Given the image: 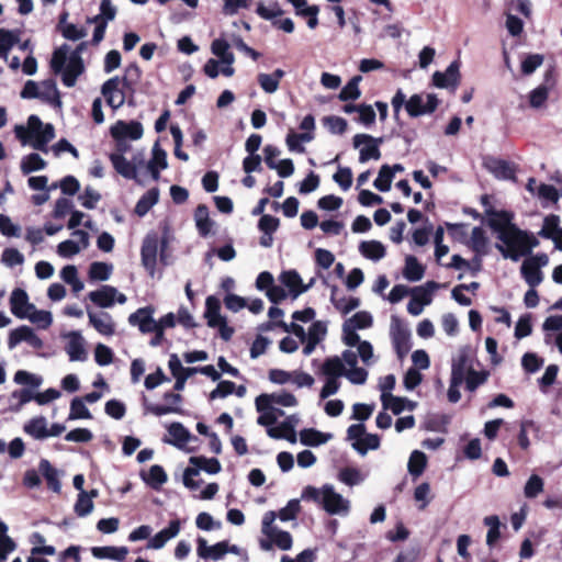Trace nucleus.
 Here are the masks:
<instances>
[{
    "instance_id": "nucleus-1",
    "label": "nucleus",
    "mask_w": 562,
    "mask_h": 562,
    "mask_svg": "<svg viewBox=\"0 0 562 562\" xmlns=\"http://www.w3.org/2000/svg\"><path fill=\"white\" fill-rule=\"evenodd\" d=\"M321 372L325 375L326 381L321 390L319 396L325 400L336 394L340 389L339 378L345 376L352 384L362 385L368 379L367 370H352L346 371L344 363L339 356L328 357L322 368Z\"/></svg>"
},
{
    "instance_id": "nucleus-2",
    "label": "nucleus",
    "mask_w": 562,
    "mask_h": 562,
    "mask_svg": "<svg viewBox=\"0 0 562 562\" xmlns=\"http://www.w3.org/2000/svg\"><path fill=\"white\" fill-rule=\"evenodd\" d=\"M301 497L303 501L321 505L330 515L346 516L350 509V502L329 484H325L321 488L308 485L302 491Z\"/></svg>"
},
{
    "instance_id": "nucleus-3",
    "label": "nucleus",
    "mask_w": 562,
    "mask_h": 562,
    "mask_svg": "<svg viewBox=\"0 0 562 562\" xmlns=\"http://www.w3.org/2000/svg\"><path fill=\"white\" fill-rule=\"evenodd\" d=\"M502 244H497L496 248L505 259L518 261L521 257L527 256L539 245L533 234L520 228L512 227V231L498 238Z\"/></svg>"
},
{
    "instance_id": "nucleus-4",
    "label": "nucleus",
    "mask_w": 562,
    "mask_h": 562,
    "mask_svg": "<svg viewBox=\"0 0 562 562\" xmlns=\"http://www.w3.org/2000/svg\"><path fill=\"white\" fill-rule=\"evenodd\" d=\"M277 514L272 510L267 512L262 517L261 533L259 547L262 551H271L273 547L288 551L292 548L293 539L290 532L279 529L274 526Z\"/></svg>"
},
{
    "instance_id": "nucleus-5",
    "label": "nucleus",
    "mask_w": 562,
    "mask_h": 562,
    "mask_svg": "<svg viewBox=\"0 0 562 562\" xmlns=\"http://www.w3.org/2000/svg\"><path fill=\"white\" fill-rule=\"evenodd\" d=\"M168 238L166 235L160 239L155 232L148 233L142 244L140 257L142 265L147 272L154 277L157 265L158 247L160 245V260L166 263L165 248L167 247Z\"/></svg>"
},
{
    "instance_id": "nucleus-6",
    "label": "nucleus",
    "mask_w": 562,
    "mask_h": 562,
    "mask_svg": "<svg viewBox=\"0 0 562 562\" xmlns=\"http://www.w3.org/2000/svg\"><path fill=\"white\" fill-rule=\"evenodd\" d=\"M390 336L398 359H404L411 350V331L397 316L391 317Z\"/></svg>"
},
{
    "instance_id": "nucleus-7",
    "label": "nucleus",
    "mask_w": 562,
    "mask_h": 562,
    "mask_svg": "<svg viewBox=\"0 0 562 562\" xmlns=\"http://www.w3.org/2000/svg\"><path fill=\"white\" fill-rule=\"evenodd\" d=\"M21 342H26L34 350L44 348L43 339L27 325H21L9 331L8 348L10 350L15 349Z\"/></svg>"
},
{
    "instance_id": "nucleus-8",
    "label": "nucleus",
    "mask_w": 562,
    "mask_h": 562,
    "mask_svg": "<svg viewBox=\"0 0 562 562\" xmlns=\"http://www.w3.org/2000/svg\"><path fill=\"white\" fill-rule=\"evenodd\" d=\"M130 87L126 77H113L106 80L101 88L106 103L114 110L121 108L125 102V93L123 88Z\"/></svg>"
},
{
    "instance_id": "nucleus-9",
    "label": "nucleus",
    "mask_w": 562,
    "mask_h": 562,
    "mask_svg": "<svg viewBox=\"0 0 562 562\" xmlns=\"http://www.w3.org/2000/svg\"><path fill=\"white\" fill-rule=\"evenodd\" d=\"M439 100L431 93L413 94L406 102V111L409 116L417 117L435 112Z\"/></svg>"
},
{
    "instance_id": "nucleus-10",
    "label": "nucleus",
    "mask_w": 562,
    "mask_h": 562,
    "mask_svg": "<svg viewBox=\"0 0 562 562\" xmlns=\"http://www.w3.org/2000/svg\"><path fill=\"white\" fill-rule=\"evenodd\" d=\"M382 138H374L369 134H357L353 136V147L359 148V161L367 162L370 159L378 160L381 157L379 145Z\"/></svg>"
},
{
    "instance_id": "nucleus-11",
    "label": "nucleus",
    "mask_w": 562,
    "mask_h": 562,
    "mask_svg": "<svg viewBox=\"0 0 562 562\" xmlns=\"http://www.w3.org/2000/svg\"><path fill=\"white\" fill-rule=\"evenodd\" d=\"M89 300L101 308H109L114 305L115 302L124 304L127 300L126 295L120 293L114 286L102 285L95 291H91L88 294Z\"/></svg>"
},
{
    "instance_id": "nucleus-12",
    "label": "nucleus",
    "mask_w": 562,
    "mask_h": 562,
    "mask_svg": "<svg viewBox=\"0 0 562 562\" xmlns=\"http://www.w3.org/2000/svg\"><path fill=\"white\" fill-rule=\"evenodd\" d=\"M113 139L137 140L144 134L143 125L137 121L119 120L110 128Z\"/></svg>"
},
{
    "instance_id": "nucleus-13",
    "label": "nucleus",
    "mask_w": 562,
    "mask_h": 562,
    "mask_svg": "<svg viewBox=\"0 0 562 562\" xmlns=\"http://www.w3.org/2000/svg\"><path fill=\"white\" fill-rule=\"evenodd\" d=\"M89 324L102 336H112L115 333V323L108 312L87 310Z\"/></svg>"
},
{
    "instance_id": "nucleus-14",
    "label": "nucleus",
    "mask_w": 562,
    "mask_h": 562,
    "mask_svg": "<svg viewBox=\"0 0 562 562\" xmlns=\"http://www.w3.org/2000/svg\"><path fill=\"white\" fill-rule=\"evenodd\" d=\"M34 308L35 305L30 303L29 295L23 289H14L12 291L10 296V310L15 317L25 319Z\"/></svg>"
},
{
    "instance_id": "nucleus-15",
    "label": "nucleus",
    "mask_w": 562,
    "mask_h": 562,
    "mask_svg": "<svg viewBox=\"0 0 562 562\" xmlns=\"http://www.w3.org/2000/svg\"><path fill=\"white\" fill-rule=\"evenodd\" d=\"M153 314V307H140L128 316V323L132 326H137L144 334L151 333L157 328Z\"/></svg>"
},
{
    "instance_id": "nucleus-16",
    "label": "nucleus",
    "mask_w": 562,
    "mask_h": 562,
    "mask_svg": "<svg viewBox=\"0 0 562 562\" xmlns=\"http://www.w3.org/2000/svg\"><path fill=\"white\" fill-rule=\"evenodd\" d=\"M181 530V521L179 519H173L169 522V525L157 532L154 537L149 538L147 548L159 550L165 547V544L176 538Z\"/></svg>"
},
{
    "instance_id": "nucleus-17",
    "label": "nucleus",
    "mask_w": 562,
    "mask_h": 562,
    "mask_svg": "<svg viewBox=\"0 0 562 562\" xmlns=\"http://www.w3.org/2000/svg\"><path fill=\"white\" fill-rule=\"evenodd\" d=\"M281 283L289 289L295 300L300 294L313 286L315 279L312 278L307 284H303L300 274L295 270L284 271L280 274Z\"/></svg>"
},
{
    "instance_id": "nucleus-18",
    "label": "nucleus",
    "mask_w": 562,
    "mask_h": 562,
    "mask_svg": "<svg viewBox=\"0 0 562 562\" xmlns=\"http://www.w3.org/2000/svg\"><path fill=\"white\" fill-rule=\"evenodd\" d=\"M488 215V225L496 233L497 239L512 231V227H516L513 223L514 215L510 212L491 211Z\"/></svg>"
},
{
    "instance_id": "nucleus-19",
    "label": "nucleus",
    "mask_w": 562,
    "mask_h": 562,
    "mask_svg": "<svg viewBox=\"0 0 562 562\" xmlns=\"http://www.w3.org/2000/svg\"><path fill=\"white\" fill-rule=\"evenodd\" d=\"M459 68V61L454 60L447 67V69L443 72L436 71L432 75L434 85L438 88L452 87L453 89H456L460 79Z\"/></svg>"
},
{
    "instance_id": "nucleus-20",
    "label": "nucleus",
    "mask_w": 562,
    "mask_h": 562,
    "mask_svg": "<svg viewBox=\"0 0 562 562\" xmlns=\"http://www.w3.org/2000/svg\"><path fill=\"white\" fill-rule=\"evenodd\" d=\"M167 166V153L156 143L151 150V159L146 164V173H148L154 181H157L159 180L160 171L166 169Z\"/></svg>"
},
{
    "instance_id": "nucleus-21",
    "label": "nucleus",
    "mask_w": 562,
    "mask_h": 562,
    "mask_svg": "<svg viewBox=\"0 0 562 562\" xmlns=\"http://www.w3.org/2000/svg\"><path fill=\"white\" fill-rule=\"evenodd\" d=\"M83 69L85 67L81 57L77 54H72L68 58L66 66L59 72L61 74L63 83L66 87H74L78 77L83 72Z\"/></svg>"
},
{
    "instance_id": "nucleus-22",
    "label": "nucleus",
    "mask_w": 562,
    "mask_h": 562,
    "mask_svg": "<svg viewBox=\"0 0 562 562\" xmlns=\"http://www.w3.org/2000/svg\"><path fill=\"white\" fill-rule=\"evenodd\" d=\"M196 554L203 560H221L226 554V541L217 542L213 546H209L207 541L199 537L196 539Z\"/></svg>"
},
{
    "instance_id": "nucleus-23",
    "label": "nucleus",
    "mask_w": 562,
    "mask_h": 562,
    "mask_svg": "<svg viewBox=\"0 0 562 562\" xmlns=\"http://www.w3.org/2000/svg\"><path fill=\"white\" fill-rule=\"evenodd\" d=\"M472 370L468 349H460L452 360L451 379L456 380L457 383H463L465 375Z\"/></svg>"
},
{
    "instance_id": "nucleus-24",
    "label": "nucleus",
    "mask_w": 562,
    "mask_h": 562,
    "mask_svg": "<svg viewBox=\"0 0 562 562\" xmlns=\"http://www.w3.org/2000/svg\"><path fill=\"white\" fill-rule=\"evenodd\" d=\"M68 342L66 352L70 361H85L87 359V350L85 348V339L79 331H71L67 335Z\"/></svg>"
},
{
    "instance_id": "nucleus-25",
    "label": "nucleus",
    "mask_w": 562,
    "mask_h": 562,
    "mask_svg": "<svg viewBox=\"0 0 562 562\" xmlns=\"http://www.w3.org/2000/svg\"><path fill=\"white\" fill-rule=\"evenodd\" d=\"M520 272L525 281L531 288L539 285L542 281L540 263L536 257L526 259L520 267Z\"/></svg>"
},
{
    "instance_id": "nucleus-26",
    "label": "nucleus",
    "mask_w": 562,
    "mask_h": 562,
    "mask_svg": "<svg viewBox=\"0 0 562 562\" xmlns=\"http://www.w3.org/2000/svg\"><path fill=\"white\" fill-rule=\"evenodd\" d=\"M115 171L125 179L135 180L137 183H142V179L135 173V166L132 160H127L120 154H110L109 156Z\"/></svg>"
},
{
    "instance_id": "nucleus-27",
    "label": "nucleus",
    "mask_w": 562,
    "mask_h": 562,
    "mask_svg": "<svg viewBox=\"0 0 562 562\" xmlns=\"http://www.w3.org/2000/svg\"><path fill=\"white\" fill-rule=\"evenodd\" d=\"M267 434L273 439H285L291 443L296 442V431L293 417L288 418L276 427L267 429Z\"/></svg>"
},
{
    "instance_id": "nucleus-28",
    "label": "nucleus",
    "mask_w": 562,
    "mask_h": 562,
    "mask_svg": "<svg viewBox=\"0 0 562 562\" xmlns=\"http://www.w3.org/2000/svg\"><path fill=\"white\" fill-rule=\"evenodd\" d=\"M142 480L153 490H160V487L167 482L168 476L161 465L154 464L148 471L140 472Z\"/></svg>"
},
{
    "instance_id": "nucleus-29",
    "label": "nucleus",
    "mask_w": 562,
    "mask_h": 562,
    "mask_svg": "<svg viewBox=\"0 0 562 562\" xmlns=\"http://www.w3.org/2000/svg\"><path fill=\"white\" fill-rule=\"evenodd\" d=\"M168 432L171 439H166L165 442L180 449L184 448L193 439L190 431L180 423H172L168 427Z\"/></svg>"
},
{
    "instance_id": "nucleus-30",
    "label": "nucleus",
    "mask_w": 562,
    "mask_h": 562,
    "mask_svg": "<svg viewBox=\"0 0 562 562\" xmlns=\"http://www.w3.org/2000/svg\"><path fill=\"white\" fill-rule=\"evenodd\" d=\"M285 72L278 68L271 74L260 72L257 76V81L260 88L268 94H272L278 91L280 81L284 77Z\"/></svg>"
},
{
    "instance_id": "nucleus-31",
    "label": "nucleus",
    "mask_w": 562,
    "mask_h": 562,
    "mask_svg": "<svg viewBox=\"0 0 562 562\" xmlns=\"http://www.w3.org/2000/svg\"><path fill=\"white\" fill-rule=\"evenodd\" d=\"M91 553L97 559H109L117 562H123L126 559L128 549L126 547H93Z\"/></svg>"
},
{
    "instance_id": "nucleus-32",
    "label": "nucleus",
    "mask_w": 562,
    "mask_h": 562,
    "mask_svg": "<svg viewBox=\"0 0 562 562\" xmlns=\"http://www.w3.org/2000/svg\"><path fill=\"white\" fill-rule=\"evenodd\" d=\"M40 100L49 103L54 106H60L59 92L56 82L53 79H47L38 83V98Z\"/></svg>"
},
{
    "instance_id": "nucleus-33",
    "label": "nucleus",
    "mask_w": 562,
    "mask_h": 562,
    "mask_svg": "<svg viewBox=\"0 0 562 562\" xmlns=\"http://www.w3.org/2000/svg\"><path fill=\"white\" fill-rule=\"evenodd\" d=\"M194 221L199 234L203 237L207 236L214 225L209 215V207L205 204H200L194 212Z\"/></svg>"
},
{
    "instance_id": "nucleus-34",
    "label": "nucleus",
    "mask_w": 562,
    "mask_h": 562,
    "mask_svg": "<svg viewBox=\"0 0 562 562\" xmlns=\"http://www.w3.org/2000/svg\"><path fill=\"white\" fill-rule=\"evenodd\" d=\"M24 431L37 440L48 438V428H47L46 418L43 416L32 418L24 425Z\"/></svg>"
},
{
    "instance_id": "nucleus-35",
    "label": "nucleus",
    "mask_w": 562,
    "mask_h": 562,
    "mask_svg": "<svg viewBox=\"0 0 562 562\" xmlns=\"http://www.w3.org/2000/svg\"><path fill=\"white\" fill-rule=\"evenodd\" d=\"M221 302L215 296H209L205 301V313L204 316L210 327H216L225 319L221 313Z\"/></svg>"
},
{
    "instance_id": "nucleus-36",
    "label": "nucleus",
    "mask_w": 562,
    "mask_h": 562,
    "mask_svg": "<svg viewBox=\"0 0 562 562\" xmlns=\"http://www.w3.org/2000/svg\"><path fill=\"white\" fill-rule=\"evenodd\" d=\"M40 472L45 477L48 487L55 493H59L61 488V484L59 481L58 471L50 464L48 460H41L40 462Z\"/></svg>"
},
{
    "instance_id": "nucleus-37",
    "label": "nucleus",
    "mask_w": 562,
    "mask_h": 562,
    "mask_svg": "<svg viewBox=\"0 0 562 562\" xmlns=\"http://www.w3.org/2000/svg\"><path fill=\"white\" fill-rule=\"evenodd\" d=\"M360 254L372 261H379L385 256V247L381 241L368 240L359 245Z\"/></svg>"
},
{
    "instance_id": "nucleus-38",
    "label": "nucleus",
    "mask_w": 562,
    "mask_h": 562,
    "mask_svg": "<svg viewBox=\"0 0 562 562\" xmlns=\"http://www.w3.org/2000/svg\"><path fill=\"white\" fill-rule=\"evenodd\" d=\"M189 462L192 465L189 468L198 469L199 473L205 471L209 474H216L222 469L220 461L215 458L191 457Z\"/></svg>"
},
{
    "instance_id": "nucleus-39",
    "label": "nucleus",
    "mask_w": 562,
    "mask_h": 562,
    "mask_svg": "<svg viewBox=\"0 0 562 562\" xmlns=\"http://www.w3.org/2000/svg\"><path fill=\"white\" fill-rule=\"evenodd\" d=\"M331 434H325L319 430L310 428L303 429L300 434V440L305 446H321L331 439Z\"/></svg>"
},
{
    "instance_id": "nucleus-40",
    "label": "nucleus",
    "mask_w": 562,
    "mask_h": 562,
    "mask_svg": "<svg viewBox=\"0 0 562 562\" xmlns=\"http://www.w3.org/2000/svg\"><path fill=\"white\" fill-rule=\"evenodd\" d=\"M488 170L499 179H513L514 178V169L512 166L502 159H491L486 162Z\"/></svg>"
},
{
    "instance_id": "nucleus-41",
    "label": "nucleus",
    "mask_w": 562,
    "mask_h": 562,
    "mask_svg": "<svg viewBox=\"0 0 562 562\" xmlns=\"http://www.w3.org/2000/svg\"><path fill=\"white\" fill-rule=\"evenodd\" d=\"M211 50L225 65H232L235 60L234 54L229 50V44L224 38L214 40Z\"/></svg>"
},
{
    "instance_id": "nucleus-42",
    "label": "nucleus",
    "mask_w": 562,
    "mask_h": 562,
    "mask_svg": "<svg viewBox=\"0 0 562 562\" xmlns=\"http://www.w3.org/2000/svg\"><path fill=\"white\" fill-rule=\"evenodd\" d=\"M424 267L418 262V260L413 257L408 256L405 260V268L403 271V276L406 280L416 282L423 279L424 277Z\"/></svg>"
},
{
    "instance_id": "nucleus-43",
    "label": "nucleus",
    "mask_w": 562,
    "mask_h": 562,
    "mask_svg": "<svg viewBox=\"0 0 562 562\" xmlns=\"http://www.w3.org/2000/svg\"><path fill=\"white\" fill-rule=\"evenodd\" d=\"M159 192L157 189L148 190L136 203L135 213L144 216L158 202Z\"/></svg>"
},
{
    "instance_id": "nucleus-44",
    "label": "nucleus",
    "mask_w": 562,
    "mask_h": 562,
    "mask_svg": "<svg viewBox=\"0 0 562 562\" xmlns=\"http://www.w3.org/2000/svg\"><path fill=\"white\" fill-rule=\"evenodd\" d=\"M46 168V161L38 154H30L21 160V171L23 175H30L31 172L43 170Z\"/></svg>"
},
{
    "instance_id": "nucleus-45",
    "label": "nucleus",
    "mask_w": 562,
    "mask_h": 562,
    "mask_svg": "<svg viewBox=\"0 0 562 562\" xmlns=\"http://www.w3.org/2000/svg\"><path fill=\"white\" fill-rule=\"evenodd\" d=\"M427 464L426 454L419 450H414L411 453L407 469L411 475L418 477L423 474Z\"/></svg>"
},
{
    "instance_id": "nucleus-46",
    "label": "nucleus",
    "mask_w": 562,
    "mask_h": 562,
    "mask_svg": "<svg viewBox=\"0 0 562 562\" xmlns=\"http://www.w3.org/2000/svg\"><path fill=\"white\" fill-rule=\"evenodd\" d=\"M380 447V437L374 434H364L361 440L352 442V448L361 456L367 454L368 450H376Z\"/></svg>"
},
{
    "instance_id": "nucleus-47",
    "label": "nucleus",
    "mask_w": 562,
    "mask_h": 562,
    "mask_svg": "<svg viewBox=\"0 0 562 562\" xmlns=\"http://www.w3.org/2000/svg\"><path fill=\"white\" fill-rule=\"evenodd\" d=\"M113 266L106 262L95 261L90 265L89 278L97 281H106L112 274Z\"/></svg>"
},
{
    "instance_id": "nucleus-48",
    "label": "nucleus",
    "mask_w": 562,
    "mask_h": 562,
    "mask_svg": "<svg viewBox=\"0 0 562 562\" xmlns=\"http://www.w3.org/2000/svg\"><path fill=\"white\" fill-rule=\"evenodd\" d=\"M393 178L394 171L391 169L389 165H383L379 171L376 179L373 182V186L376 190L381 192H386L391 189Z\"/></svg>"
},
{
    "instance_id": "nucleus-49",
    "label": "nucleus",
    "mask_w": 562,
    "mask_h": 562,
    "mask_svg": "<svg viewBox=\"0 0 562 562\" xmlns=\"http://www.w3.org/2000/svg\"><path fill=\"white\" fill-rule=\"evenodd\" d=\"M81 397H75L70 403V412L68 419H91L92 415Z\"/></svg>"
},
{
    "instance_id": "nucleus-50",
    "label": "nucleus",
    "mask_w": 562,
    "mask_h": 562,
    "mask_svg": "<svg viewBox=\"0 0 562 562\" xmlns=\"http://www.w3.org/2000/svg\"><path fill=\"white\" fill-rule=\"evenodd\" d=\"M41 329H47L53 323V315L48 311L37 310L36 307L25 317Z\"/></svg>"
},
{
    "instance_id": "nucleus-51",
    "label": "nucleus",
    "mask_w": 562,
    "mask_h": 562,
    "mask_svg": "<svg viewBox=\"0 0 562 562\" xmlns=\"http://www.w3.org/2000/svg\"><path fill=\"white\" fill-rule=\"evenodd\" d=\"M381 402L384 409H390L393 414L398 415L406 409V403H409V400L394 395H381Z\"/></svg>"
},
{
    "instance_id": "nucleus-52",
    "label": "nucleus",
    "mask_w": 562,
    "mask_h": 562,
    "mask_svg": "<svg viewBox=\"0 0 562 562\" xmlns=\"http://www.w3.org/2000/svg\"><path fill=\"white\" fill-rule=\"evenodd\" d=\"M116 15V8L110 0H102L100 4V13L93 18L88 19V22H103L108 24L113 21Z\"/></svg>"
},
{
    "instance_id": "nucleus-53",
    "label": "nucleus",
    "mask_w": 562,
    "mask_h": 562,
    "mask_svg": "<svg viewBox=\"0 0 562 562\" xmlns=\"http://www.w3.org/2000/svg\"><path fill=\"white\" fill-rule=\"evenodd\" d=\"M549 98V88L544 85H540L529 93V104L532 109H541L544 106Z\"/></svg>"
},
{
    "instance_id": "nucleus-54",
    "label": "nucleus",
    "mask_w": 562,
    "mask_h": 562,
    "mask_svg": "<svg viewBox=\"0 0 562 562\" xmlns=\"http://www.w3.org/2000/svg\"><path fill=\"white\" fill-rule=\"evenodd\" d=\"M373 318L372 315L367 311H361L349 317L345 321L350 327L355 329H366L372 326Z\"/></svg>"
},
{
    "instance_id": "nucleus-55",
    "label": "nucleus",
    "mask_w": 562,
    "mask_h": 562,
    "mask_svg": "<svg viewBox=\"0 0 562 562\" xmlns=\"http://www.w3.org/2000/svg\"><path fill=\"white\" fill-rule=\"evenodd\" d=\"M542 329L546 331L544 342L550 345L553 340V336L550 331H562V315H552L547 317L542 324Z\"/></svg>"
},
{
    "instance_id": "nucleus-56",
    "label": "nucleus",
    "mask_w": 562,
    "mask_h": 562,
    "mask_svg": "<svg viewBox=\"0 0 562 562\" xmlns=\"http://www.w3.org/2000/svg\"><path fill=\"white\" fill-rule=\"evenodd\" d=\"M361 76H355L339 92V99L341 101L357 100L361 92L359 89V82Z\"/></svg>"
},
{
    "instance_id": "nucleus-57",
    "label": "nucleus",
    "mask_w": 562,
    "mask_h": 562,
    "mask_svg": "<svg viewBox=\"0 0 562 562\" xmlns=\"http://www.w3.org/2000/svg\"><path fill=\"white\" fill-rule=\"evenodd\" d=\"M8 527L0 521V559L5 560L15 550L14 541L7 535Z\"/></svg>"
},
{
    "instance_id": "nucleus-58",
    "label": "nucleus",
    "mask_w": 562,
    "mask_h": 562,
    "mask_svg": "<svg viewBox=\"0 0 562 562\" xmlns=\"http://www.w3.org/2000/svg\"><path fill=\"white\" fill-rule=\"evenodd\" d=\"M484 524L488 527L486 544L493 547L501 537L499 519L497 516H487L484 518Z\"/></svg>"
},
{
    "instance_id": "nucleus-59",
    "label": "nucleus",
    "mask_w": 562,
    "mask_h": 562,
    "mask_svg": "<svg viewBox=\"0 0 562 562\" xmlns=\"http://www.w3.org/2000/svg\"><path fill=\"white\" fill-rule=\"evenodd\" d=\"M330 301L334 304L335 308L338 310L344 315H347L348 313L356 310L360 305V300L358 297L352 296L336 299L333 294Z\"/></svg>"
},
{
    "instance_id": "nucleus-60",
    "label": "nucleus",
    "mask_w": 562,
    "mask_h": 562,
    "mask_svg": "<svg viewBox=\"0 0 562 562\" xmlns=\"http://www.w3.org/2000/svg\"><path fill=\"white\" fill-rule=\"evenodd\" d=\"M366 475L356 468H345L339 472V480L349 486L362 483Z\"/></svg>"
},
{
    "instance_id": "nucleus-61",
    "label": "nucleus",
    "mask_w": 562,
    "mask_h": 562,
    "mask_svg": "<svg viewBox=\"0 0 562 562\" xmlns=\"http://www.w3.org/2000/svg\"><path fill=\"white\" fill-rule=\"evenodd\" d=\"M543 480L537 475L532 474L525 484L524 494L527 498H535L543 491Z\"/></svg>"
},
{
    "instance_id": "nucleus-62",
    "label": "nucleus",
    "mask_w": 562,
    "mask_h": 562,
    "mask_svg": "<svg viewBox=\"0 0 562 562\" xmlns=\"http://www.w3.org/2000/svg\"><path fill=\"white\" fill-rule=\"evenodd\" d=\"M1 261L7 267L13 268L24 263V256L15 248H5L2 252Z\"/></svg>"
},
{
    "instance_id": "nucleus-63",
    "label": "nucleus",
    "mask_w": 562,
    "mask_h": 562,
    "mask_svg": "<svg viewBox=\"0 0 562 562\" xmlns=\"http://www.w3.org/2000/svg\"><path fill=\"white\" fill-rule=\"evenodd\" d=\"M93 510V502L87 492L79 493L78 499L75 504V513L79 517H85Z\"/></svg>"
},
{
    "instance_id": "nucleus-64",
    "label": "nucleus",
    "mask_w": 562,
    "mask_h": 562,
    "mask_svg": "<svg viewBox=\"0 0 562 562\" xmlns=\"http://www.w3.org/2000/svg\"><path fill=\"white\" fill-rule=\"evenodd\" d=\"M333 180L344 190L347 191L352 184V171L349 167H339L333 176Z\"/></svg>"
}]
</instances>
